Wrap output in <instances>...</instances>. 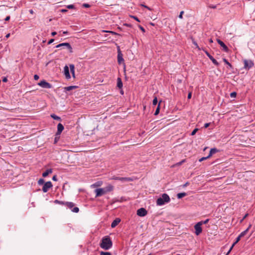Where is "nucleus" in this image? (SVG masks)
Returning <instances> with one entry per match:
<instances>
[{"instance_id":"774afa93","label":"nucleus","mask_w":255,"mask_h":255,"mask_svg":"<svg viewBox=\"0 0 255 255\" xmlns=\"http://www.w3.org/2000/svg\"><path fill=\"white\" fill-rule=\"evenodd\" d=\"M194 44L197 46L198 47V45H197V43H195V42H194Z\"/></svg>"},{"instance_id":"6e6552de","label":"nucleus","mask_w":255,"mask_h":255,"mask_svg":"<svg viewBox=\"0 0 255 255\" xmlns=\"http://www.w3.org/2000/svg\"><path fill=\"white\" fill-rule=\"evenodd\" d=\"M113 179L115 180H119L123 182L132 181V179L130 177H122L120 176H114L113 177Z\"/></svg>"},{"instance_id":"49530a36","label":"nucleus","mask_w":255,"mask_h":255,"mask_svg":"<svg viewBox=\"0 0 255 255\" xmlns=\"http://www.w3.org/2000/svg\"><path fill=\"white\" fill-rule=\"evenodd\" d=\"M132 18H133V19H134L135 20H136L138 22H140V20L139 19H138V17H137L136 16H131Z\"/></svg>"},{"instance_id":"a18cd8bd","label":"nucleus","mask_w":255,"mask_h":255,"mask_svg":"<svg viewBox=\"0 0 255 255\" xmlns=\"http://www.w3.org/2000/svg\"><path fill=\"white\" fill-rule=\"evenodd\" d=\"M241 237L239 235V236L236 239L235 242L238 243L241 240Z\"/></svg>"},{"instance_id":"f3484780","label":"nucleus","mask_w":255,"mask_h":255,"mask_svg":"<svg viewBox=\"0 0 255 255\" xmlns=\"http://www.w3.org/2000/svg\"><path fill=\"white\" fill-rule=\"evenodd\" d=\"M120 222H121V219L120 218H116L112 223L111 227L112 228L116 227Z\"/></svg>"},{"instance_id":"7c9ffc66","label":"nucleus","mask_w":255,"mask_h":255,"mask_svg":"<svg viewBox=\"0 0 255 255\" xmlns=\"http://www.w3.org/2000/svg\"><path fill=\"white\" fill-rule=\"evenodd\" d=\"M44 180L43 178H40L38 181V184L40 185L44 184Z\"/></svg>"},{"instance_id":"aec40b11","label":"nucleus","mask_w":255,"mask_h":255,"mask_svg":"<svg viewBox=\"0 0 255 255\" xmlns=\"http://www.w3.org/2000/svg\"><path fill=\"white\" fill-rule=\"evenodd\" d=\"M52 172V169L50 168L47 169L45 172L42 173V176L44 177H46L49 174L51 173Z\"/></svg>"},{"instance_id":"7ed1b4c3","label":"nucleus","mask_w":255,"mask_h":255,"mask_svg":"<svg viewBox=\"0 0 255 255\" xmlns=\"http://www.w3.org/2000/svg\"><path fill=\"white\" fill-rule=\"evenodd\" d=\"M68 208L70 209L72 212L74 213H78L79 211V209L77 207H74L75 204L71 202H66V205Z\"/></svg>"},{"instance_id":"412c9836","label":"nucleus","mask_w":255,"mask_h":255,"mask_svg":"<svg viewBox=\"0 0 255 255\" xmlns=\"http://www.w3.org/2000/svg\"><path fill=\"white\" fill-rule=\"evenodd\" d=\"M218 151V150L216 148H211L208 155V157H210L213 154L216 153Z\"/></svg>"},{"instance_id":"9d476101","label":"nucleus","mask_w":255,"mask_h":255,"mask_svg":"<svg viewBox=\"0 0 255 255\" xmlns=\"http://www.w3.org/2000/svg\"><path fill=\"white\" fill-rule=\"evenodd\" d=\"M53 185L51 181H47L44 184L42 187V191L43 192H47L50 188L52 187Z\"/></svg>"},{"instance_id":"c9c22d12","label":"nucleus","mask_w":255,"mask_h":255,"mask_svg":"<svg viewBox=\"0 0 255 255\" xmlns=\"http://www.w3.org/2000/svg\"><path fill=\"white\" fill-rule=\"evenodd\" d=\"M67 8L68 9H73L75 8V5L73 4H69L67 5Z\"/></svg>"},{"instance_id":"052dcab7","label":"nucleus","mask_w":255,"mask_h":255,"mask_svg":"<svg viewBox=\"0 0 255 255\" xmlns=\"http://www.w3.org/2000/svg\"><path fill=\"white\" fill-rule=\"evenodd\" d=\"M67 9H62L61 10V11L62 12H66L67 11Z\"/></svg>"},{"instance_id":"338daca9","label":"nucleus","mask_w":255,"mask_h":255,"mask_svg":"<svg viewBox=\"0 0 255 255\" xmlns=\"http://www.w3.org/2000/svg\"><path fill=\"white\" fill-rule=\"evenodd\" d=\"M120 93L122 94V95H123L124 94V91L123 90H121V91H120Z\"/></svg>"},{"instance_id":"6e6d98bb","label":"nucleus","mask_w":255,"mask_h":255,"mask_svg":"<svg viewBox=\"0 0 255 255\" xmlns=\"http://www.w3.org/2000/svg\"><path fill=\"white\" fill-rule=\"evenodd\" d=\"M56 34H57V32H55V31H53V32H51V35L52 36H54L56 35Z\"/></svg>"},{"instance_id":"79ce46f5","label":"nucleus","mask_w":255,"mask_h":255,"mask_svg":"<svg viewBox=\"0 0 255 255\" xmlns=\"http://www.w3.org/2000/svg\"><path fill=\"white\" fill-rule=\"evenodd\" d=\"M184 13V11H181L178 16L179 18H180V19H182L183 18L182 17V15Z\"/></svg>"},{"instance_id":"a211bd4d","label":"nucleus","mask_w":255,"mask_h":255,"mask_svg":"<svg viewBox=\"0 0 255 255\" xmlns=\"http://www.w3.org/2000/svg\"><path fill=\"white\" fill-rule=\"evenodd\" d=\"M104 188L105 190L106 193H107L108 192L113 191L114 189V187L112 185L109 184L107 186L104 187Z\"/></svg>"},{"instance_id":"f257e3e1","label":"nucleus","mask_w":255,"mask_h":255,"mask_svg":"<svg viewBox=\"0 0 255 255\" xmlns=\"http://www.w3.org/2000/svg\"><path fill=\"white\" fill-rule=\"evenodd\" d=\"M100 247L105 250H109L113 246V242L109 236L104 237L100 244Z\"/></svg>"},{"instance_id":"603ef678","label":"nucleus","mask_w":255,"mask_h":255,"mask_svg":"<svg viewBox=\"0 0 255 255\" xmlns=\"http://www.w3.org/2000/svg\"><path fill=\"white\" fill-rule=\"evenodd\" d=\"M210 123H206V124H205L204 127L205 128H207L210 126Z\"/></svg>"},{"instance_id":"4468645a","label":"nucleus","mask_w":255,"mask_h":255,"mask_svg":"<svg viewBox=\"0 0 255 255\" xmlns=\"http://www.w3.org/2000/svg\"><path fill=\"white\" fill-rule=\"evenodd\" d=\"M218 43L223 48V49L225 52L229 51L228 47L225 45V44L219 39H217Z\"/></svg>"},{"instance_id":"c85d7f7f","label":"nucleus","mask_w":255,"mask_h":255,"mask_svg":"<svg viewBox=\"0 0 255 255\" xmlns=\"http://www.w3.org/2000/svg\"><path fill=\"white\" fill-rule=\"evenodd\" d=\"M103 32H109V33H110L113 35H120V36H121V35L119 33H118L116 32H114V31H106V30H103Z\"/></svg>"},{"instance_id":"ea45409f","label":"nucleus","mask_w":255,"mask_h":255,"mask_svg":"<svg viewBox=\"0 0 255 255\" xmlns=\"http://www.w3.org/2000/svg\"><path fill=\"white\" fill-rule=\"evenodd\" d=\"M138 27L142 31V32H145V29L141 25H138Z\"/></svg>"},{"instance_id":"ddd939ff","label":"nucleus","mask_w":255,"mask_h":255,"mask_svg":"<svg viewBox=\"0 0 255 255\" xmlns=\"http://www.w3.org/2000/svg\"><path fill=\"white\" fill-rule=\"evenodd\" d=\"M205 53L208 58L212 61L213 64L217 66L219 65V62L207 51H205Z\"/></svg>"},{"instance_id":"a19ab883","label":"nucleus","mask_w":255,"mask_h":255,"mask_svg":"<svg viewBox=\"0 0 255 255\" xmlns=\"http://www.w3.org/2000/svg\"><path fill=\"white\" fill-rule=\"evenodd\" d=\"M140 5H141V6H143V7H144L146 8L147 9H148V10H151V9L149 7H148V6H147V5H145V4H140Z\"/></svg>"},{"instance_id":"4c0bfd02","label":"nucleus","mask_w":255,"mask_h":255,"mask_svg":"<svg viewBox=\"0 0 255 255\" xmlns=\"http://www.w3.org/2000/svg\"><path fill=\"white\" fill-rule=\"evenodd\" d=\"M209 158V157H208V155L206 157H203L201 158L200 159H199V161L200 162H201V161H203L204 160H206V159H208Z\"/></svg>"},{"instance_id":"c756f323","label":"nucleus","mask_w":255,"mask_h":255,"mask_svg":"<svg viewBox=\"0 0 255 255\" xmlns=\"http://www.w3.org/2000/svg\"><path fill=\"white\" fill-rule=\"evenodd\" d=\"M157 102H158V101H157V98L156 97H154L153 100V101H152V104L154 106H156L157 104Z\"/></svg>"},{"instance_id":"393cba45","label":"nucleus","mask_w":255,"mask_h":255,"mask_svg":"<svg viewBox=\"0 0 255 255\" xmlns=\"http://www.w3.org/2000/svg\"><path fill=\"white\" fill-rule=\"evenodd\" d=\"M77 87L75 86H71L68 87H66L64 88V89L65 91H69L70 90H72L74 89H75Z\"/></svg>"},{"instance_id":"f03ea898","label":"nucleus","mask_w":255,"mask_h":255,"mask_svg":"<svg viewBox=\"0 0 255 255\" xmlns=\"http://www.w3.org/2000/svg\"><path fill=\"white\" fill-rule=\"evenodd\" d=\"M170 201L169 196L167 194L164 193L162 195L161 197L157 199L156 204L158 206H162L169 202Z\"/></svg>"},{"instance_id":"3c124183","label":"nucleus","mask_w":255,"mask_h":255,"mask_svg":"<svg viewBox=\"0 0 255 255\" xmlns=\"http://www.w3.org/2000/svg\"><path fill=\"white\" fill-rule=\"evenodd\" d=\"M191 96H192V93L191 92L189 93L188 94V96H187V98L188 99H190L191 98Z\"/></svg>"},{"instance_id":"20e7f679","label":"nucleus","mask_w":255,"mask_h":255,"mask_svg":"<svg viewBox=\"0 0 255 255\" xmlns=\"http://www.w3.org/2000/svg\"><path fill=\"white\" fill-rule=\"evenodd\" d=\"M243 62L244 64V68L247 70H250L254 65V62L251 60L245 59Z\"/></svg>"},{"instance_id":"09e8293b","label":"nucleus","mask_w":255,"mask_h":255,"mask_svg":"<svg viewBox=\"0 0 255 255\" xmlns=\"http://www.w3.org/2000/svg\"><path fill=\"white\" fill-rule=\"evenodd\" d=\"M189 184V183L188 182H187L182 185V187L184 188V187L187 186Z\"/></svg>"},{"instance_id":"5701e85b","label":"nucleus","mask_w":255,"mask_h":255,"mask_svg":"<svg viewBox=\"0 0 255 255\" xmlns=\"http://www.w3.org/2000/svg\"><path fill=\"white\" fill-rule=\"evenodd\" d=\"M187 195V193L185 192L179 193L177 194V197L178 199H181L183 197Z\"/></svg>"},{"instance_id":"c03bdc74","label":"nucleus","mask_w":255,"mask_h":255,"mask_svg":"<svg viewBox=\"0 0 255 255\" xmlns=\"http://www.w3.org/2000/svg\"><path fill=\"white\" fill-rule=\"evenodd\" d=\"M52 180L54 181H57L58 180L56 175H55L53 176Z\"/></svg>"},{"instance_id":"dca6fc26","label":"nucleus","mask_w":255,"mask_h":255,"mask_svg":"<svg viewBox=\"0 0 255 255\" xmlns=\"http://www.w3.org/2000/svg\"><path fill=\"white\" fill-rule=\"evenodd\" d=\"M64 72L66 78L69 79L71 78V76L69 73V68L67 65L65 66L64 68Z\"/></svg>"},{"instance_id":"4be33fe9","label":"nucleus","mask_w":255,"mask_h":255,"mask_svg":"<svg viewBox=\"0 0 255 255\" xmlns=\"http://www.w3.org/2000/svg\"><path fill=\"white\" fill-rule=\"evenodd\" d=\"M50 117L53 119L54 120H57V121H61V119L60 117L53 114H51L50 115Z\"/></svg>"},{"instance_id":"1a4fd4ad","label":"nucleus","mask_w":255,"mask_h":255,"mask_svg":"<svg viewBox=\"0 0 255 255\" xmlns=\"http://www.w3.org/2000/svg\"><path fill=\"white\" fill-rule=\"evenodd\" d=\"M201 226H202V223H199V222L197 223L194 226V229L195 230V233L197 236L200 235L202 232V229Z\"/></svg>"},{"instance_id":"0eeeda50","label":"nucleus","mask_w":255,"mask_h":255,"mask_svg":"<svg viewBox=\"0 0 255 255\" xmlns=\"http://www.w3.org/2000/svg\"><path fill=\"white\" fill-rule=\"evenodd\" d=\"M38 85L43 88L50 89L52 86L49 83L46 82L45 80H43L38 83Z\"/></svg>"},{"instance_id":"b1692460","label":"nucleus","mask_w":255,"mask_h":255,"mask_svg":"<svg viewBox=\"0 0 255 255\" xmlns=\"http://www.w3.org/2000/svg\"><path fill=\"white\" fill-rule=\"evenodd\" d=\"M54 202L55 204H60V205H64V206L66 205V202H64V201H59L58 200H55L54 201Z\"/></svg>"},{"instance_id":"680f3d73","label":"nucleus","mask_w":255,"mask_h":255,"mask_svg":"<svg viewBox=\"0 0 255 255\" xmlns=\"http://www.w3.org/2000/svg\"><path fill=\"white\" fill-rule=\"evenodd\" d=\"M210 7L211 8H216V5H212V6H210Z\"/></svg>"},{"instance_id":"a878e982","label":"nucleus","mask_w":255,"mask_h":255,"mask_svg":"<svg viewBox=\"0 0 255 255\" xmlns=\"http://www.w3.org/2000/svg\"><path fill=\"white\" fill-rule=\"evenodd\" d=\"M161 102V101L159 102V103L158 104V105L156 109V110L155 111L154 115H155V116L159 114V111H160V104Z\"/></svg>"},{"instance_id":"bf43d9fd","label":"nucleus","mask_w":255,"mask_h":255,"mask_svg":"<svg viewBox=\"0 0 255 255\" xmlns=\"http://www.w3.org/2000/svg\"><path fill=\"white\" fill-rule=\"evenodd\" d=\"M68 33V32L67 31H63V34H67Z\"/></svg>"},{"instance_id":"f8f14e48","label":"nucleus","mask_w":255,"mask_h":255,"mask_svg":"<svg viewBox=\"0 0 255 255\" xmlns=\"http://www.w3.org/2000/svg\"><path fill=\"white\" fill-rule=\"evenodd\" d=\"M96 197H100L106 194L104 188H97L95 190Z\"/></svg>"},{"instance_id":"39448f33","label":"nucleus","mask_w":255,"mask_h":255,"mask_svg":"<svg viewBox=\"0 0 255 255\" xmlns=\"http://www.w3.org/2000/svg\"><path fill=\"white\" fill-rule=\"evenodd\" d=\"M56 48H60V47H66L68 49L70 53L73 52V49L71 45L69 43H61L55 46Z\"/></svg>"},{"instance_id":"423d86ee","label":"nucleus","mask_w":255,"mask_h":255,"mask_svg":"<svg viewBox=\"0 0 255 255\" xmlns=\"http://www.w3.org/2000/svg\"><path fill=\"white\" fill-rule=\"evenodd\" d=\"M117 50H118V62L119 64H121L122 63L124 62V59L123 58V55L122 53V51L120 49V46H117Z\"/></svg>"},{"instance_id":"864d4df0","label":"nucleus","mask_w":255,"mask_h":255,"mask_svg":"<svg viewBox=\"0 0 255 255\" xmlns=\"http://www.w3.org/2000/svg\"><path fill=\"white\" fill-rule=\"evenodd\" d=\"M237 244L236 242H234L233 245H232V246L230 248V251H232V250L233 249V247L235 246V245Z\"/></svg>"},{"instance_id":"0e129e2a","label":"nucleus","mask_w":255,"mask_h":255,"mask_svg":"<svg viewBox=\"0 0 255 255\" xmlns=\"http://www.w3.org/2000/svg\"><path fill=\"white\" fill-rule=\"evenodd\" d=\"M29 12L31 13V14H33V11L32 9H30L29 10Z\"/></svg>"},{"instance_id":"72a5a7b5","label":"nucleus","mask_w":255,"mask_h":255,"mask_svg":"<svg viewBox=\"0 0 255 255\" xmlns=\"http://www.w3.org/2000/svg\"><path fill=\"white\" fill-rule=\"evenodd\" d=\"M237 96V93L236 92H232L231 94H230V97L231 98H235Z\"/></svg>"},{"instance_id":"bb28decb","label":"nucleus","mask_w":255,"mask_h":255,"mask_svg":"<svg viewBox=\"0 0 255 255\" xmlns=\"http://www.w3.org/2000/svg\"><path fill=\"white\" fill-rule=\"evenodd\" d=\"M223 60L225 63V64L228 65L229 68H233L232 64L230 63H229V61L226 58H223Z\"/></svg>"},{"instance_id":"13d9d810","label":"nucleus","mask_w":255,"mask_h":255,"mask_svg":"<svg viewBox=\"0 0 255 255\" xmlns=\"http://www.w3.org/2000/svg\"><path fill=\"white\" fill-rule=\"evenodd\" d=\"M10 33H7L6 35H5V38H8L9 36H10Z\"/></svg>"},{"instance_id":"5fc2aeb1","label":"nucleus","mask_w":255,"mask_h":255,"mask_svg":"<svg viewBox=\"0 0 255 255\" xmlns=\"http://www.w3.org/2000/svg\"><path fill=\"white\" fill-rule=\"evenodd\" d=\"M2 81L3 82H6L7 81V78L5 77H3L2 78Z\"/></svg>"},{"instance_id":"2eb2a0df","label":"nucleus","mask_w":255,"mask_h":255,"mask_svg":"<svg viewBox=\"0 0 255 255\" xmlns=\"http://www.w3.org/2000/svg\"><path fill=\"white\" fill-rule=\"evenodd\" d=\"M64 128L63 125L61 123H59L57 125V131L56 133V135H60L61 132L63 130Z\"/></svg>"},{"instance_id":"4d7b16f0","label":"nucleus","mask_w":255,"mask_h":255,"mask_svg":"<svg viewBox=\"0 0 255 255\" xmlns=\"http://www.w3.org/2000/svg\"><path fill=\"white\" fill-rule=\"evenodd\" d=\"M10 19V16H7L5 18V21H8Z\"/></svg>"},{"instance_id":"cd10ccee","label":"nucleus","mask_w":255,"mask_h":255,"mask_svg":"<svg viewBox=\"0 0 255 255\" xmlns=\"http://www.w3.org/2000/svg\"><path fill=\"white\" fill-rule=\"evenodd\" d=\"M248 232V229H246L245 230V231H244L243 232H242L240 235L239 236L242 238L243 237H244L247 234V233Z\"/></svg>"},{"instance_id":"473e14b6","label":"nucleus","mask_w":255,"mask_h":255,"mask_svg":"<svg viewBox=\"0 0 255 255\" xmlns=\"http://www.w3.org/2000/svg\"><path fill=\"white\" fill-rule=\"evenodd\" d=\"M100 255H112V254L110 252H105L102 251L100 252Z\"/></svg>"},{"instance_id":"e433bc0d","label":"nucleus","mask_w":255,"mask_h":255,"mask_svg":"<svg viewBox=\"0 0 255 255\" xmlns=\"http://www.w3.org/2000/svg\"><path fill=\"white\" fill-rule=\"evenodd\" d=\"M209 221V219H206V220H205L204 221H200L199 223H202V225L203 224H206L207 223H208Z\"/></svg>"},{"instance_id":"e2e57ef3","label":"nucleus","mask_w":255,"mask_h":255,"mask_svg":"<svg viewBox=\"0 0 255 255\" xmlns=\"http://www.w3.org/2000/svg\"><path fill=\"white\" fill-rule=\"evenodd\" d=\"M251 227H252V225L250 224L249 227H248V228L247 229H248V231H249V229L251 228Z\"/></svg>"},{"instance_id":"69168bd1","label":"nucleus","mask_w":255,"mask_h":255,"mask_svg":"<svg viewBox=\"0 0 255 255\" xmlns=\"http://www.w3.org/2000/svg\"><path fill=\"white\" fill-rule=\"evenodd\" d=\"M231 251H230V249L226 255H228L230 253Z\"/></svg>"},{"instance_id":"37998d69","label":"nucleus","mask_w":255,"mask_h":255,"mask_svg":"<svg viewBox=\"0 0 255 255\" xmlns=\"http://www.w3.org/2000/svg\"><path fill=\"white\" fill-rule=\"evenodd\" d=\"M82 6H83V7H86V8L89 7L90 6V5L88 3H83Z\"/></svg>"},{"instance_id":"9b49d317","label":"nucleus","mask_w":255,"mask_h":255,"mask_svg":"<svg viewBox=\"0 0 255 255\" xmlns=\"http://www.w3.org/2000/svg\"><path fill=\"white\" fill-rule=\"evenodd\" d=\"M147 212L145 209L141 208L137 210L136 214L139 217H144L146 215Z\"/></svg>"},{"instance_id":"8fccbe9b","label":"nucleus","mask_w":255,"mask_h":255,"mask_svg":"<svg viewBox=\"0 0 255 255\" xmlns=\"http://www.w3.org/2000/svg\"><path fill=\"white\" fill-rule=\"evenodd\" d=\"M54 41V39H51L50 40H49V41L48 42V44H51L53 41Z\"/></svg>"},{"instance_id":"58836bf2","label":"nucleus","mask_w":255,"mask_h":255,"mask_svg":"<svg viewBox=\"0 0 255 255\" xmlns=\"http://www.w3.org/2000/svg\"><path fill=\"white\" fill-rule=\"evenodd\" d=\"M248 216H249V214L246 213L245 215V216H244V217L243 218V219L240 220V223H242L244 221V220H245Z\"/></svg>"},{"instance_id":"2f4dec72","label":"nucleus","mask_w":255,"mask_h":255,"mask_svg":"<svg viewBox=\"0 0 255 255\" xmlns=\"http://www.w3.org/2000/svg\"><path fill=\"white\" fill-rule=\"evenodd\" d=\"M70 69L71 72L72 73H74L75 67H74V65L73 64H70Z\"/></svg>"},{"instance_id":"6ab92c4d","label":"nucleus","mask_w":255,"mask_h":255,"mask_svg":"<svg viewBox=\"0 0 255 255\" xmlns=\"http://www.w3.org/2000/svg\"><path fill=\"white\" fill-rule=\"evenodd\" d=\"M123 82L121 78L119 77L117 79V87L119 89H122L123 87Z\"/></svg>"},{"instance_id":"de8ad7c7","label":"nucleus","mask_w":255,"mask_h":255,"mask_svg":"<svg viewBox=\"0 0 255 255\" xmlns=\"http://www.w3.org/2000/svg\"><path fill=\"white\" fill-rule=\"evenodd\" d=\"M39 77L38 75H34V79L35 80H38L39 79Z\"/></svg>"},{"instance_id":"f704fd0d","label":"nucleus","mask_w":255,"mask_h":255,"mask_svg":"<svg viewBox=\"0 0 255 255\" xmlns=\"http://www.w3.org/2000/svg\"><path fill=\"white\" fill-rule=\"evenodd\" d=\"M198 130V128H195L191 133V135H194L196 134V132Z\"/></svg>"}]
</instances>
